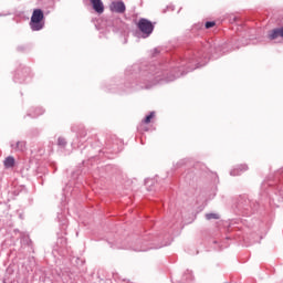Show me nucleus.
Wrapping results in <instances>:
<instances>
[{"label": "nucleus", "mask_w": 283, "mask_h": 283, "mask_svg": "<svg viewBox=\"0 0 283 283\" xmlns=\"http://www.w3.org/2000/svg\"><path fill=\"white\" fill-rule=\"evenodd\" d=\"M43 19H44L43 11L41 9H35L31 17V22H30L31 29L33 31L43 30Z\"/></svg>", "instance_id": "f257e3e1"}, {"label": "nucleus", "mask_w": 283, "mask_h": 283, "mask_svg": "<svg viewBox=\"0 0 283 283\" xmlns=\"http://www.w3.org/2000/svg\"><path fill=\"white\" fill-rule=\"evenodd\" d=\"M137 28L143 32V34H146V36H149V34L154 32V23L147 19H140Z\"/></svg>", "instance_id": "f03ea898"}, {"label": "nucleus", "mask_w": 283, "mask_h": 283, "mask_svg": "<svg viewBox=\"0 0 283 283\" xmlns=\"http://www.w3.org/2000/svg\"><path fill=\"white\" fill-rule=\"evenodd\" d=\"M112 12H117V14L125 13L126 7L123 1H114L109 6Z\"/></svg>", "instance_id": "7ed1b4c3"}, {"label": "nucleus", "mask_w": 283, "mask_h": 283, "mask_svg": "<svg viewBox=\"0 0 283 283\" xmlns=\"http://www.w3.org/2000/svg\"><path fill=\"white\" fill-rule=\"evenodd\" d=\"M93 6V10L97 12V14H103L105 12V6L103 4V0H90Z\"/></svg>", "instance_id": "20e7f679"}, {"label": "nucleus", "mask_w": 283, "mask_h": 283, "mask_svg": "<svg viewBox=\"0 0 283 283\" xmlns=\"http://www.w3.org/2000/svg\"><path fill=\"white\" fill-rule=\"evenodd\" d=\"M280 36L283 39V27L274 29L269 33V39H271V41H275V39H280Z\"/></svg>", "instance_id": "39448f33"}, {"label": "nucleus", "mask_w": 283, "mask_h": 283, "mask_svg": "<svg viewBox=\"0 0 283 283\" xmlns=\"http://www.w3.org/2000/svg\"><path fill=\"white\" fill-rule=\"evenodd\" d=\"M14 163H15L14 157L9 156L4 159L3 165H4L6 169H11V167H14Z\"/></svg>", "instance_id": "423d86ee"}, {"label": "nucleus", "mask_w": 283, "mask_h": 283, "mask_svg": "<svg viewBox=\"0 0 283 283\" xmlns=\"http://www.w3.org/2000/svg\"><path fill=\"white\" fill-rule=\"evenodd\" d=\"M14 149H18V151H25V142H18L15 144Z\"/></svg>", "instance_id": "0eeeda50"}, {"label": "nucleus", "mask_w": 283, "mask_h": 283, "mask_svg": "<svg viewBox=\"0 0 283 283\" xmlns=\"http://www.w3.org/2000/svg\"><path fill=\"white\" fill-rule=\"evenodd\" d=\"M206 218L208 220H220V214H218V213H207Z\"/></svg>", "instance_id": "6e6552de"}, {"label": "nucleus", "mask_w": 283, "mask_h": 283, "mask_svg": "<svg viewBox=\"0 0 283 283\" xmlns=\"http://www.w3.org/2000/svg\"><path fill=\"white\" fill-rule=\"evenodd\" d=\"M156 116V113L151 112L149 115L146 116V118L144 119V123L146 125H149V123H151V118H154Z\"/></svg>", "instance_id": "1a4fd4ad"}, {"label": "nucleus", "mask_w": 283, "mask_h": 283, "mask_svg": "<svg viewBox=\"0 0 283 283\" xmlns=\"http://www.w3.org/2000/svg\"><path fill=\"white\" fill-rule=\"evenodd\" d=\"M214 27H216V22H206L207 30H209V28H214Z\"/></svg>", "instance_id": "9d476101"}, {"label": "nucleus", "mask_w": 283, "mask_h": 283, "mask_svg": "<svg viewBox=\"0 0 283 283\" xmlns=\"http://www.w3.org/2000/svg\"><path fill=\"white\" fill-rule=\"evenodd\" d=\"M59 145H65V143L61 139H59Z\"/></svg>", "instance_id": "9b49d317"}]
</instances>
